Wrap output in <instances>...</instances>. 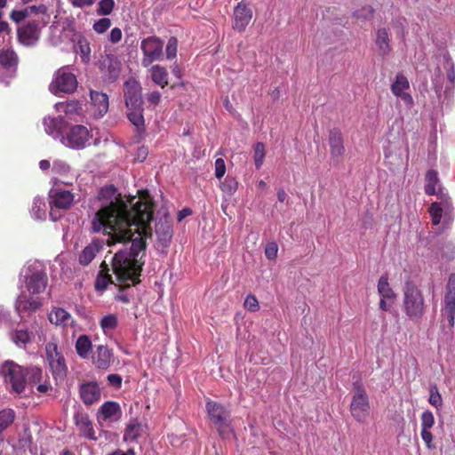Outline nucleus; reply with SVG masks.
Masks as SVG:
<instances>
[{
	"mask_svg": "<svg viewBox=\"0 0 455 455\" xmlns=\"http://www.w3.org/2000/svg\"><path fill=\"white\" fill-rule=\"evenodd\" d=\"M99 210L92 220L93 232L108 235L109 246L120 245L112 259V269L123 288L140 283L146 241L151 237L153 217L148 192L139 197H124L113 185L105 186L97 196Z\"/></svg>",
	"mask_w": 455,
	"mask_h": 455,
	"instance_id": "nucleus-1",
	"label": "nucleus"
},
{
	"mask_svg": "<svg viewBox=\"0 0 455 455\" xmlns=\"http://www.w3.org/2000/svg\"><path fill=\"white\" fill-rule=\"evenodd\" d=\"M426 302L421 290L412 282H407L403 288V308L406 316L413 322H419L426 312Z\"/></svg>",
	"mask_w": 455,
	"mask_h": 455,
	"instance_id": "nucleus-2",
	"label": "nucleus"
},
{
	"mask_svg": "<svg viewBox=\"0 0 455 455\" xmlns=\"http://www.w3.org/2000/svg\"><path fill=\"white\" fill-rule=\"evenodd\" d=\"M0 373L4 382L12 393L21 394L27 387V378L25 369L19 364L6 361L0 368Z\"/></svg>",
	"mask_w": 455,
	"mask_h": 455,
	"instance_id": "nucleus-3",
	"label": "nucleus"
},
{
	"mask_svg": "<svg viewBox=\"0 0 455 455\" xmlns=\"http://www.w3.org/2000/svg\"><path fill=\"white\" fill-rule=\"evenodd\" d=\"M78 83L76 75L69 66L60 68L53 75L49 90L52 93H72L77 88Z\"/></svg>",
	"mask_w": 455,
	"mask_h": 455,
	"instance_id": "nucleus-4",
	"label": "nucleus"
},
{
	"mask_svg": "<svg viewBox=\"0 0 455 455\" xmlns=\"http://www.w3.org/2000/svg\"><path fill=\"white\" fill-rule=\"evenodd\" d=\"M206 410L221 437H228L233 434L230 414L224 406L215 402H208Z\"/></svg>",
	"mask_w": 455,
	"mask_h": 455,
	"instance_id": "nucleus-5",
	"label": "nucleus"
},
{
	"mask_svg": "<svg viewBox=\"0 0 455 455\" xmlns=\"http://www.w3.org/2000/svg\"><path fill=\"white\" fill-rule=\"evenodd\" d=\"M353 388L354 395L350 403V412L355 420L363 422L369 415V397L362 382H354Z\"/></svg>",
	"mask_w": 455,
	"mask_h": 455,
	"instance_id": "nucleus-6",
	"label": "nucleus"
},
{
	"mask_svg": "<svg viewBox=\"0 0 455 455\" xmlns=\"http://www.w3.org/2000/svg\"><path fill=\"white\" fill-rule=\"evenodd\" d=\"M441 202H434L429 207V214L431 216L432 224L436 226L443 223L444 226H449L452 220V207L450 198L443 189H440Z\"/></svg>",
	"mask_w": 455,
	"mask_h": 455,
	"instance_id": "nucleus-7",
	"label": "nucleus"
},
{
	"mask_svg": "<svg viewBox=\"0 0 455 455\" xmlns=\"http://www.w3.org/2000/svg\"><path fill=\"white\" fill-rule=\"evenodd\" d=\"M164 42L156 36H149L141 41L140 49L143 52L141 64L149 67L153 62L163 57Z\"/></svg>",
	"mask_w": 455,
	"mask_h": 455,
	"instance_id": "nucleus-8",
	"label": "nucleus"
},
{
	"mask_svg": "<svg viewBox=\"0 0 455 455\" xmlns=\"http://www.w3.org/2000/svg\"><path fill=\"white\" fill-rule=\"evenodd\" d=\"M122 410L118 403L113 401L105 402L98 410L96 419L101 427H110L120 420Z\"/></svg>",
	"mask_w": 455,
	"mask_h": 455,
	"instance_id": "nucleus-9",
	"label": "nucleus"
},
{
	"mask_svg": "<svg viewBox=\"0 0 455 455\" xmlns=\"http://www.w3.org/2000/svg\"><path fill=\"white\" fill-rule=\"evenodd\" d=\"M46 24L42 19L29 20L24 26L18 28V39L20 43L25 46L35 45L40 37V29Z\"/></svg>",
	"mask_w": 455,
	"mask_h": 455,
	"instance_id": "nucleus-10",
	"label": "nucleus"
},
{
	"mask_svg": "<svg viewBox=\"0 0 455 455\" xmlns=\"http://www.w3.org/2000/svg\"><path fill=\"white\" fill-rule=\"evenodd\" d=\"M90 138L88 129L80 124L72 126L66 136L61 137L60 142L73 149H82Z\"/></svg>",
	"mask_w": 455,
	"mask_h": 455,
	"instance_id": "nucleus-11",
	"label": "nucleus"
},
{
	"mask_svg": "<svg viewBox=\"0 0 455 455\" xmlns=\"http://www.w3.org/2000/svg\"><path fill=\"white\" fill-rule=\"evenodd\" d=\"M74 202V195L63 189H52L50 192V217L53 221L60 219V215H56L55 209L66 210L69 208Z\"/></svg>",
	"mask_w": 455,
	"mask_h": 455,
	"instance_id": "nucleus-12",
	"label": "nucleus"
},
{
	"mask_svg": "<svg viewBox=\"0 0 455 455\" xmlns=\"http://www.w3.org/2000/svg\"><path fill=\"white\" fill-rule=\"evenodd\" d=\"M45 351L46 358L53 375L60 378L64 377L67 366L63 355L58 351L57 345L52 342L48 343L45 346Z\"/></svg>",
	"mask_w": 455,
	"mask_h": 455,
	"instance_id": "nucleus-13",
	"label": "nucleus"
},
{
	"mask_svg": "<svg viewBox=\"0 0 455 455\" xmlns=\"http://www.w3.org/2000/svg\"><path fill=\"white\" fill-rule=\"evenodd\" d=\"M17 64V55L12 50L0 52V82L8 84L13 76Z\"/></svg>",
	"mask_w": 455,
	"mask_h": 455,
	"instance_id": "nucleus-14",
	"label": "nucleus"
},
{
	"mask_svg": "<svg viewBox=\"0 0 455 455\" xmlns=\"http://www.w3.org/2000/svg\"><path fill=\"white\" fill-rule=\"evenodd\" d=\"M124 99L128 109H138L142 107L141 86L136 80H129L124 84Z\"/></svg>",
	"mask_w": 455,
	"mask_h": 455,
	"instance_id": "nucleus-15",
	"label": "nucleus"
},
{
	"mask_svg": "<svg viewBox=\"0 0 455 455\" xmlns=\"http://www.w3.org/2000/svg\"><path fill=\"white\" fill-rule=\"evenodd\" d=\"M252 18V12L248 5L243 2L238 3L234 10L233 28L243 32Z\"/></svg>",
	"mask_w": 455,
	"mask_h": 455,
	"instance_id": "nucleus-16",
	"label": "nucleus"
},
{
	"mask_svg": "<svg viewBox=\"0 0 455 455\" xmlns=\"http://www.w3.org/2000/svg\"><path fill=\"white\" fill-rule=\"evenodd\" d=\"M27 290L29 294H38L44 291L47 284V276L44 271L36 270L26 275Z\"/></svg>",
	"mask_w": 455,
	"mask_h": 455,
	"instance_id": "nucleus-17",
	"label": "nucleus"
},
{
	"mask_svg": "<svg viewBox=\"0 0 455 455\" xmlns=\"http://www.w3.org/2000/svg\"><path fill=\"white\" fill-rule=\"evenodd\" d=\"M156 249L164 251L169 246L172 237V229L167 220H160L156 224Z\"/></svg>",
	"mask_w": 455,
	"mask_h": 455,
	"instance_id": "nucleus-18",
	"label": "nucleus"
},
{
	"mask_svg": "<svg viewBox=\"0 0 455 455\" xmlns=\"http://www.w3.org/2000/svg\"><path fill=\"white\" fill-rule=\"evenodd\" d=\"M52 172L58 175L60 182L65 185H71L77 177L70 166L61 160L53 161Z\"/></svg>",
	"mask_w": 455,
	"mask_h": 455,
	"instance_id": "nucleus-19",
	"label": "nucleus"
},
{
	"mask_svg": "<svg viewBox=\"0 0 455 455\" xmlns=\"http://www.w3.org/2000/svg\"><path fill=\"white\" fill-rule=\"evenodd\" d=\"M44 126L45 132L54 140H61L63 137V130L66 126L62 117H45L44 119Z\"/></svg>",
	"mask_w": 455,
	"mask_h": 455,
	"instance_id": "nucleus-20",
	"label": "nucleus"
},
{
	"mask_svg": "<svg viewBox=\"0 0 455 455\" xmlns=\"http://www.w3.org/2000/svg\"><path fill=\"white\" fill-rule=\"evenodd\" d=\"M91 100L95 117L103 116L108 110V97L106 93L91 91Z\"/></svg>",
	"mask_w": 455,
	"mask_h": 455,
	"instance_id": "nucleus-21",
	"label": "nucleus"
},
{
	"mask_svg": "<svg viewBox=\"0 0 455 455\" xmlns=\"http://www.w3.org/2000/svg\"><path fill=\"white\" fill-rule=\"evenodd\" d=\"M75 423L80 432V435L90 440H96V435L93 424L88 415L84 413H76L75 415Z\"/></svg>",
	"mask_w": 455,
	"mask_h": 455,
	"instance_id": "nucleus-22",
	"label": "nucleus"
},
{
	"mask_svg": "<svg viewBox=\"0 0 455 455\" xmlns=\"http://www.w3.org/2000/svg\"><path fill=\"white\" fill-rule=\"evenodd\" d=\"M409 89V82L403 75H398L391 86L392 92L401 98L406 104H412L411 96L406 92Z\"/></svg>",
	"mask_w": 455,
	"mask_h": 455,
	"instance_id": "nucleus-23",
	"label": "nucleus"
},
{
	"mask_svg": "<svg viewBox=\"0 0 455 455\" xmlns=\"http://www.w3.org/2000/svg\"><path fill=\"white\" fill-rule=\"evenodd\" d=\"M112 354L108 347L100 345L92 354V363L98 369H108L110 365Z\"/></svg>",
	"mask_w": 455,
	"mask_h": 455,
	"instance_id": "nucleus-24",
	"label": "nucleus"
},
{
	"mask_svg": "<svg viewBox=\"0 0 455 455\" xmlns=\"http://www.w3.org/2000/svg\"><path fill=\"white\" fill-rule=\"evenodd\" d=\"M329 144L331 156L337 159L340 158L345 152L343 137L340 131L335 129L331 131L329 135Z\"/></svg>",
	"mask_w": 455,
	"mask_h": 455,
	"instance_id": "nucleus-25",
	"label": "nucleus"
},
{
	"mask_svg": "<svg viewBox=\"0 0 455 455\" xmlns=\"http://www.w3.org/2000/svg\"><path fill=\"white\" fill-rule=\"evenodd\" d=\"M80 395L85 404H92L100 398V390L96 383L91 382L81 387Z\"/></svg>",
	"mask_w": 455,
	"mask_h": 455,
	"instance_id": "nucleus-26",
	"label": "nucleus"
},
{
	"mask_svg": "<svg viewBox=\"0 0 455 455\" xmlns=\"http://www.w3.org/2000/svg\"><path fill=\"white\" fill-rule=\"evenodd\" d=\"M25 376L27 378V386L37 385V391L40 393H45L49 387L45 384H40L43 371L38 367H32L30 369H25Z\"/></svg>",
	"mask_w": 455,
	"mask_h": 455,
	"instance_id": "nucleus-27",
	"label": "nucleus"
},
{
	"mask_svg": "<svg viewBox=\"0 0 455 455\" xmlns=\"http://www.w3.org/2000/svg\"><path fill=\"white\" fill-rule=\"evenodd\" d=\"M101 248L102 245L99 241H92L90 243L80 252L78 257L79 263L83 266L89 265L99 253Z\"/></svg>",
	"mask_w": 455,
	"mask_h": 455,
	"instance_id": "nucleus-28",
	"label": "nucleus"
},
{
	"mask_svg": "<svg viewBox=\"0 0 455 455\" xmlns=\"http://www.w3.org/2000/svg\"><path fill=\"white\" fill-rule=\"evenodd\" d=\"M41 306L37 298L29 297L26 291H21L16 301V310L19 313L22 311H34Z\"/></svg>",
	"mask_w": 455,
	"mask_h": 455,
	"instance_id": "nucleus-29",
	"label": "nucleus"
},
{
	"mask_svg": "<svg viewBox=\"0 0 455 455\" xmlns=\"http://www.w3.org/2000/svg\"><path fill=\"white\" fill-rule=\"evenodd\" d=\"M49 321L55 325L66 327L72 324L73 318L65 309L55 307L49 314Z\"/></svg>",
	"mask_w": 455,
	"mask_h": 455,
	"instance_id": "nucleus-30",
	"label": "nucleus"
},
{
	"mask_svg": "<svg viewBox=\"0 0 455 455\" xmlns=\"http://www.w3.org/2000/svg\"><path fill=\"white\" fill-rule=\"evenodd\" d=\"M440 180L438 173L434 170H429L426 173L425 193L427 195H437L440 197Z\"/></svg>",
	"mask_w": 455,
	"mask_h": 455,
	"instance_id": "nucleus-31",
	"label": "nucleus"
},
{
	"mask_svg": "<svg viewBox=\"0 0 455 455\" xmlns=\"http://www.w3.org/2000/svg\"><path fill=\"white\" fill-rule=\"evenodd\" d=\"M148 72L154 84L160 86L161 88H164L166 85H168L169 74L164 67L160 65H153L148 69Z\"/></svg>",
	"mask_w": 455,
	"mask_h": 455,
	"instance_id": "nucleus-32",
	"label": "nucleus"
},
{
	"mask_svg": "<svg viewBox=\"0 0 455 455\" xmlns=\"http://www.w3.org/2000/svg\"><path fill=\"white\" fill-rule=\"evenodd\" d=\"M54 108L59 113H64L66 116H79L82 113V104L76 100H69L66 102H58Z\"/></svg>",
	"mask_w": 455,
	"mask_h": 455,
	"instance_id": "nucleus-33",
	"label": "nucleus"
},
{
	"mask_svg": "<svg viewBox=\"0 0 455 455\" xmlns=\"http://www.w3.org/2000/svg\"><path fill=\"white\" fill-rule=\"evenodd\" d=\"M75 51L77 54L80 55V58L83 62L87 63L91 60V47L88 40L83 36H78L76 44Z\"/></svg>",
	"mask_w": 455,
	"mask_h": 455,
	"instance_id": "nucleus-34",
	"label": "nucleus"
},
{
	"mask_svg": "<svg viewBox=\"0 0 455 455\" xmlns=\"http://www.w3.org/2000/svg\"><path fill=\"white\" fill-rule=\"evenodd\" d=\"M76 350L77 355L86 359L89 357L92 351V341L87 335H81L76 341Z\"/></svg>",
	"mask_w": 455,
	"mask_h": 455,
	"instance_id": "nucleus-35",
	"label": "nucleus"
},
{
	"mask_svg": "<svg viewBox=\"0 0 455 455\" xmlns=\"http://www.w3.org/2000/svg\"><path fill=\"white\" fill-rule=\"evenodd\" d=\"M376 44L380 54L387 55L389 52V36L386 28H379L377 30Z\"/></svg>",
	"mask_w": 455,
	"mask_h": 455,
	"instance_id": "nucleus-36",
	"label": "nucleus"
},
{
	"mask_svg": "<svg viewBox=\"0 0 455 455\" xmlns=\"http://www.w3.org/2000/svg\"><path fill=\"white\" fill-rule=\"evenodd\" d=\"M142 427L141 425L136 420L132 419L127 424L124 435V441L125 442H132L135 441L141 434Z\"/></svg>",
	"mask_w": 455,
	"mask_h": 455,
	"instance_id": "nucleus-37",
	"label": "nucleus"
},
{
	"mask_svg": "<svg viewBox=\"0 0 455 455\" xmlns=\"http://www.w3.org/2000/svg\"><path fill=\"white\" fill-rule=\"evenodd\" d=\"M378 292L380 298H387L394 301L395 294L388 283L387 275H381L378 282Z\"/></svg>",
	"mask_w": 455,
	"mask_h": 455,
	"instance_id": "nucleus-38",
	"label": "nucleus"
},
{
	"mask_svg": "<svg viewBox=\"0 0 455 455\" xmlns=\"http://www.w3.org/2000/svg\"><path fill=\"white\" fill-rule=\"evenodd\" d=\"M142 111V107H140L138 108V109H128L127 113L128 119L138 131L144 130V116Z\"/></svg>",
	"mask_w": 455,
	"mask_h": 455,
	"instance_id": "nucleus-39",
	"label": "nucleus"
},
{
	"mask_svg": "<svg viewBox=\"0 0 455 455\" xmlns=\"http://www.w3.org/2000/svg\"><path fill=\"white\" fill-rule=\"evenodd\" d=\"M220 189L228 196H233L238 188V181L231 176H227L223 181L220 182Z\"/></svg>",
	"mask_w": 455,
	"mask_h": 455,
	"instance_id": "nucleus-40",
	"label": "nucleus"
},
{
	"mask_svg": "<svg viewBox=\"0 0 455 455\" xmlns=\"http://www.w3.org/2000/svg\"><path fill=\"white\" fill-rule=\"evenodd\" d=\"M375 10L371 5H363L353 12L352 16L356 20L366 21L373 18Z\"/></svg>",
	"mask_w": 455,
	"mask_h": 455,
	"instance_id": "nucleus-41",
	"label": "nucleus"
},
{
	"mask_svg": "<svg viewBox=\"0 0 455 455\" xmlns=\"http://www.w3.org/2000/svg\"><path fill=\"white\" fill-rule=\"evenodd\" d=\"M32 216L36 220L45 219V204L40 197H36L31 210Z\"/></svg>",
	"mask_w": 455,
	"mask_h": 455,
	"instance_id": "nucleus-42",
	"label": "nucleus"
},
{
	"mask_svg": "<svg viewBox=\"0 0 455 455\" xmlns=\"http://www.w3.org/2000/svg\"><path fill=\"white\" fill-rule=\"evenodd\" d=\"M100 325L105 334L112 331L117 325V318L115 315L110 314L103 316L100 322Z\"/></svg>",
	"mask_w": 455,
	"mask_h": 455,
	"instance_id": "nucleus-43",
	"label": "nucleus"
},
{
	"mask_svg": "<svg viewBox=\"0 0 455 455\" xmlns=\"http://www.w3.org/2000/svg\"><path fill=\"white\" fill-rule=\"evenodd\" d=\"M265 156H266V150H265L264 144L262 142L256 143L254 146V152H253V160H254V164H255L256 169L259 170L261 168L263 162H264Z\"/></svg>",
	"mask_w": 455,
	"mask_h": 455,
	"instance_id": "nucleus-44",
	"label": "nucleus"
},
{
	"mask_svg": "<svg viewBox=\"0 0 455 455\" xmlns=\"http://www.w3.org/2000/svg\"><path fill=\"white\" fill-rule=\"evenodd\" d=\"M442 316L447 322L443 324L444 328H447L448 331L452 333L455 326V308H442Z\"/></svg>",
	"mask_w": 455,
	"mask_h": 455,
	"instance_id": "nucleus-45",
	"label": "nucleus"
},
{
	"mask_svg": "<svg viewBox=\"0 0 455 455\" xmlns=\"http://www.w3.org/2000/svg\"><path fill=\"white\" fill-rule=\"evenodd\" d=\"M15 414L11 409L0 411V433L6 429L14 420Z\"/></svg>",
	"mask_w": 455,
	"mask_h": 455,
	"instance_id": "nucleus-46",
	"label": "nucleus"
},
{
	"mask_svg": "<svg viewBox=\"0 0 455 455\" xmlns=\"http://www.w3.org/2000/svg\"><path fill=\"white\" fill-rule=\"evenodd\" d=\"M115 7L114 0H100L97 7V14L100 16L109 15Z\"/></svg>",
	"mask_w": 455,
	"mask_h": 455,
	"instance_id": "nucleus-47",
	"label": "nucleus"
},
{
	"mask_svg": "<svg viewBox=\"0 0 455 455\" xmlns=\"http://www.w3.org/2000/svg\"><path fill=\"white\" fill-rule=\"evenodd\" d=\"M428 402L435 408L442 407L443 398L436 386H432L430 387Z\"/></svg>",
	"mask_w": 455,
	"mask_h": 455,
	"instance_id": "nucleus-48",
	"label": "nucleus"
},
{
	"mask_svg": "<svg viewBox=\"0 0 455 455\" xmlns=\"http://www.w3.org/2000/svg\"><path fill=\"white\" fill-rule=\"evenodd\" d=\"M12 339L16 345L22 347L25 346L30 340V334L28 331L20 330L15 331L12 336Z\"/></svg>",
	"mask_w": 455,
	"mask_h": 455,
	"instance_id": "nucleus-49",
	"label": "nucleus"
},
{
	"mask_svg": "<svg viewBox=\"0 0 455 455\" xmlns=\"http://www.w3.org/2000/svg\"><path fill=\"white\" fill-rule=\"evenodd\" d=\"M110 19L101 18L93 23L92 28L97 34H103L110 28Z\"/></svg>",
	"mask_w": 455,
	"mask_h": 455,
	"instance_id": "nucleus-50",
	"label": "nucleus"
},
{
	"mask_svg": "<svg viewBox=\"0 0 455 455\" xmlns=\"http://www.w3.org/2000/svg\"><path fill=\"white\" fill-rule=\"evenodd\" d=\"M111 283V278L108 275H99L95 280L94 287L97 291L102 292L106 290L108 285Z\"/></svg>",
	"mask_w": 455,
	"mask_h": 455,
	"instance_id": "nucleus-51",
	"label": "nucleus"
},
{
	"mask_svg": "<svg viewBox=\"0 0 455 455\" xmlns=\"http://www.w3.org/2000/svg\"><path fill=\"white\" fill-rule=\"evenodd\" d=\"M421 429L430 430L435 424V418L430 411H425L421 414Z\"/></svg>",
	"mask_w": 455,
	"mask_h": 455,
	"instance_id": "nucleus-52",
	"label": "nucleus"
},
{
	"mask_svg": "<svg viewBox=\"0 0 455 455\" xmlns=\"http://www.w3.org/2000/svg\"><path fill=\"white\" fill-rule=\"evenodd\" d=\"M178 50V40L175 37H171L166 46V58L172 60L176 57Z\"/></svg>",
	"mask_w": 455,
	"mask_h": 455,
	"instance_id": "nucleus-53",
	"label": "nucleus"
},
{
	"mask_svg": "<svg viewBox=\"0 0 455 455\" xmlns=\"http://www.w3.org/2000/svg\"><path fill=\"white\" fill-rule=\"evenodd\" d=\"M109 68V78L116 79L120 74V63L115 59H108Z\"/></svg>",
	"mask_w": 455,
	"mask_h": 455,
	"instance_id": "nucleus-54",
	"label": "nucleus"
},
{
	"mask_svg": "<svg viewBox=\"0 0 455 455\" xmlns=\"http://www.w3.org/2000/svg\"><path fill=\"white\" fill-rule=\"evenodd\" d=\"M244 307L251 312H256L259 306L257 298L254 295H248L244 300Z\"/></svg>",
	"mask_w": 455,
	"mask_h": 455,
	"instance_id": "nucleus-55",
	"label": "nucleus"
},
{
	"mask_svg": "<svg viewBox=\"0 0 455 455\" xmlns=\"http://www.w3.org/2000/svg\"><path fill=\"white\" fill-rule=\"evenodd\" d=\"M278 246L275 243H269L265 248V255L268 259H275L277 256Z\"/></svg>",
	"mask_w": 455,
	"mask_h": 455,
	"instance_id": "nucleus-56",
	"label": "nucleus"
},
{
	"mask_svg": "<svg viewBox=\"0 0 455 455\" xmlns=\"http://www.w3.org/2000/svg\"><path fill=\"white\" fill-rule=\"evenodd\" d=\"M21 12H23L24 14V20L28 17H29L33 12H36V13H42V14H44L45 13V11H46V8L44 6V5H40L38 7L36 6H30V7H27L23 10H20Z\"/></svg>",
	"mask_w": 455,
	"mask_h": 455,
	"instance_id": "nucleus-57",
	"label": "nucleus"
},
{
	"mask_svg": "<svg viewBox=\"0 0 455 455\" xmlns=\"http://www.w3.org/2000/svg\"><path fill=\"white\" fill-rule=\"evenodd\" d=\"M226 172V164L222 158H217L215 161V176L221 179Z\"/></svg>",
	"mask_w": 455,
	"mask_h": 455,
	"instance_id": "nucleus-58",
	"label": "nucleus"
},
{
	"mask_svg": "<svg viewBox=\"0 0 455 455\" xmlns=\"http://www.w3.org/2000/svg\"><path fill=\"white\" fill-rule=\"evenodd\" d=\"M123 37L122 30L119 28H114L111 29L109 35H108V41L116 44L121 41Z\"/></svg>",
	"mask_w": 455,
	"mask_h": 455,
	"instance_id": "nucleus-59",
	"label": "nucleus"
},
{
	"mask_svg": "<svg viewBox=\"0 0 455 455\" xmlns=\"http://www.w3.org/2000/svg\"><path fill=\"white\" fill-rule=\"evenodd\" d=\"M421 438L425 442L427 447L429 450H432L435 448V445L433 444L434 436L429 430L421 429Z\"/></svg>",
	"mask_w": 455,
	"mask_h": 455,
	"instance_id": "nucleus-60",
	"label": "nucleus"
},
{
	"mask_svg": "<svg viewBox=\"0 0 455 455\" xmlns=\"http://www.w3.org/2000/svg\"><path fill=\"white\" fill-rule=\"evenodd\" d=\"M442 308H455V293L446 292L443 298V305Z\"/></svg>",
	"mask_w": 455,
	"mask_h": 455,
	"instance_id": "nucleus-61",
	"label": "nucleus"
},
{
	"mask_svg": "<svg viewBox=\"0 0 455 455\" xmlns=\"http://www.w3.org/2000/svg\"><path fill=\"white\" fill-rule=\"evenodd\" d=\"M148 101L152 105H157L161 100V93L157 91H153L147 95Z\"/></svg>",
	"mask_w": 455,
	"mask_h": 455,
	"instance_id": "nucleus-62",
	"label": "nucleus"
},
{
	"mask_svg": "<svg viewBox=\"0 0 455 455\" xmlns=\"http://www.w3.org/2000/svg\"><path fill=\"white\" fill-rule=\"evenodd\" d=\"M108 381L111 386L120 387L122 384V377L119 374H109L108 376Z\"/></svg>",
	"mask_w": 455,
	"mask_h": 455,
	"instance_id": "nucleus-63",
	"label": "nucleus"
},
{
	"mask_svg": "<svg viewBox=\"0 0 455 455\" xmlns=\"http://www.w3.org/2000/svg\"><path fill=\"white\" fill-rule=\"evenodd\" d=\"M446 292L455 293V274H451L446 284Z\"/></svg>",
	"mask_w": 455,
	"mask_h": 455,
	"instance_id": "nucleus-64",
	"label": "nucleus"
}]
</instances>
